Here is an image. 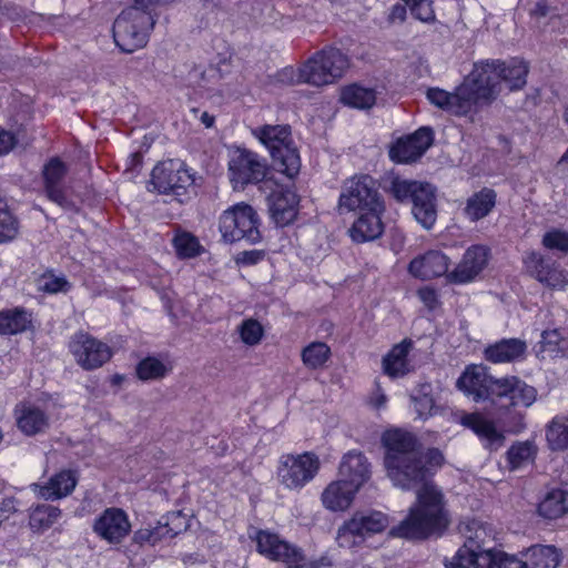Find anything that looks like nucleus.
Masks as SVG:
<instances>
[{
	"label": "nucleus",
	"mask_w": 568,
	"mask_h": 568,
	"mask_svg": "<svg viewBox=\"0 0 568 568\" xmlns=\"http://www.w3.org/2000/svg\"><path fill=\"white\" fill-rule=\"evenodd\" d=\"M382 444L385 448L386 474L394 486L410 490L424 483L416 491V501L409 508L407 518L392 528L390 535L408 539L442 535L450 523L447 500L442 489L426 483V479L442 467L443 454L436 448L422 452L416 436L400 428L386 430Z\"/></svg>",
	"instance_id": "1"
},
{
	"label": "nucleus",
	"mask_w": 568,
	"mask_h": 568,
	"mask_svg": "<svg viewBox=\"0 0 568 568\" xmlns=\"http://www.w3.org/2000/svg\"><path fill=\"white\" fill-rule=\"evenodd\" d=\"M494 399L508 402L501 405L499 410L503 430L480 412L463 413L458 419L459 424L470 429L489 450H497L504 445V433L519 434L526 428V415L521 408H528L536 402L537 390L517 376H504L495 383Z\"/></svg>",
	"instance_id": "2"
},
{
	"label": "nucleus",
	"mask_w": 568,
	"mask_h": 568,
	"mask_svg": "<svg viewBox=\"0 0 568 568\" xmlns=\"http://www.w3.org/2000/svg\"><path fill=\"white\" fill-rule=\"evenodd\" d=\"M529 67L526 61L513 58L507 61L487 60L478 62L471 71V80L477 84V94L484 103L495 100L501 84L509 91L523 89L527 83Z\"/></svg>",
	"instance_id": "3"
},
{
	"label": "nucleus",
	"mask_w": 568,
	"mask_h": 568,
	"mask_svg": "<svg viewBox=\"0 0 568 568\" xmlns=\"http://www.w3.org/2000/svg\"><path fill=\"white\" fill-rule=\"evenodd\" d=\"M458 529L465 541L450 559H445L446 568H479L508 557L503 551L484 549L485 544L493 538V530L481 520L466 518L460 521Z\"/></svg>",
	"instance_id": "4"
},
{
	"label": "nucleus",
	"mask_w": 568,
	"mask_h": 568,
	"mask_svg": "<svg viewBox=\"0 0 568 568\" xmlns=\"http://www.w3.org/2000/svg\"><path fill=\"white\" fill-rule=\"evenodd\" d=\"M252 135L265 146L275 165L287 178H295L301 169V158L287 124H264L251 130Z\"/></svg>",
	"instance_id": "5"
},
{
	"label": "nucleus",
	"mask_w": 568,
	"mask_h": 568,
	"mask_svg": "<svg viewBox=\"0 0 568 568\" xmlns=\"http://www.w3.org/2000/svg\"><path fill=\"white\" fill-rule=\"evenodd\" d=\"M390 194L398 202H412L416 221L430 230L437 220L436 189L424 182L394 178L389 186Z\"/></svg>",
	"instance_id": "6"
},
{
	"label": "nucleus",
	"mask_w": 568,
	"mask_h": 568,
	"mask_svg": "<svg viewBox=\"0 0 568 568\" xmlns=\"http://www.w3.org/2000/svg\"><path fill=\"white\" fill-rule=\"evenodd\" d=\"M260 217L247 203L240 202L224 210L219 217V231L223 242L245 240L251 244L261 241Z\"/></svg>",
	"instance_id": "7"
},
{
	"label": "nucleus",
	"mask_w": 568,
	"mask_h": 568,
	"mask_svg": "<svg viewBox=\"0 0 568 568\" xmlns=\"http://www.w3.org/2000/svg\"><path fill=\"white\" fill-rule=\"evenodd\" d=\"M153 26L154 20L149 12L139 7L128 8L113 23L114 41L123 52L131 53L146 44Z\"/></svg>",
	"instance_id": "8"
},
{
	"label": "nucleus",
	"mask_w": 568,
	"mask_h": 568,
	"mask_svg": "<svg viewBox=\"0 0 568 568\" xmlns=\"http://www.w3.org/2000/svg\"><path fill=\"white\" fill-rule=\"evenodd\" d=\"M321 469L320 457L312 452L285 454L276 467L277 481L290 490H301L310 484Z\"/></svg>",
	"instance_id": "9"
},
{
	"label": "nucleus",
	"mask_w": 568,
	"mask_h": 568,
	"mask_svg": "<svg viewBox=\"0 0 568 568\" xmlns=\"http://www.w3.org/2000/svg\"><path fill=\"white\" fill-rule=\"evenodd\" d=\"M388 525V517L382 511H358L338 528L336 541L343 548L359 547L371 536L383 532Z\"/></svg>",
	"instance_id": "10"
},
{
	"label": "nucleus",
	"mask_w": 568,
	"mask_h": 568,
	"mask_svg": "<svg viewBox=\"0 0 568 568\" xmlns=\"http://www.w3.org/2000/svg\"><path fill=\"white\" fill-rule=\"evenodd\" d=\"M268 165L264 158L254 151L235 148L229 152L227 174L234 190L264 181Z\"/></svg>",
	"instance_id": "11"
},
{
	"label": "nucleus",
	"mask_w": 568,
	"mask_h": 568,
	"mask_svg": "<svg viewBox=\"0 0 568 568\" xmlns=\"http://www.w3.org/2000/svg\"><path fill=\"white\" fill-rule=\"evenodd\" d=\"M384 203L378 193L374 179L367 174L354 175L346 179L338 196L337 211L339 214L376 207Z\"/></svg>",
	"instance_id": "12"
},
{
	"label": "nucleus",
	"mask_w": 568,
	"mask_h": 568,
	"mask_svg": "<svg viewBox=\"0 0 568 568\" xmlns=\"http://www.w3.org/2000/svg\"><path fill=\"white\" fill-rule=\"evenodd\" d=\"M349 67L348 57L334 47L316 52L305 62L307 81L313 85H326L342 78Z\"/></svg>",
	"instance_id": "13"
},
{
	"label": "nucleus",
	"mask_w": 568,
	"mask_h": 568,
	"mask_svg": "<svg viewBox=\"0 0 568 568\" xmlns=\"http://www.w3.org/2000/svg\"><path fill=\"white\" fill-rule=\"evenodd\" d=\"M477 84L471 80V72L464 82L456 88L454 92H448L439 88L427 90V99L435 106L456 114H467L476 104H484L481 98L477 94Z\"/></svg>",
	"instance_id": "14"
},
{
	"label": "nucleus",
	"mask_w": 568,
	"mask_h": 568,
	"mask_svg": "<svg viewBox=\"0 0 568 568\" xmlns=\"http://www.w3.org/2000/svg\"><path fill=\"white\" fill-rule=\"evenodd\" d=\"M193 183V173L181 160L162 161L153 168L151 173V185L163 194L181 195Z\"/></svg>",
	"instance_id": "15"
},
{
	"label": "nucleus",
	"mask_w": 568,
	"mask_h": 568,
	"mask_svg": "<svg viewBox=\"0 0 568 568\" xmlns=\"http://www.w3.org/2000/svg\"><path fill=\"white\" fill-rule=\"evenodd\" d=\"M69 349L78 365L85 371L97 369L112 357V349L106 343L84 332L71 337Z\"/></svg>",
	"instance_id": "16"
},
{
	"label": "nucleus",
	"mask_w": 568,
	"mask_h": 568,
	"mask_svg": "<svg viewBox=\"0 0 568 568\" xmlns=\"http://www.w3.org/2000/svg\"><path fill=\"white\" fill-rule=\"evenodd\" d=\"M93 532L109 545L122 544L131 534L132 525L129 514L120 507H108L95 517Z\"/></svg>",
	"instance_id": "17"
},
{
	"label": "nucleus",
	"mask_w": 568,
	"mask_h": 568,
	"mask_svg": "<svg viewBox=\"0 0 568 568\" xmlns=\"http://www.w3.org/2000/svg\"><path fill=\"white\" fill-rule=\"evenodd\" d=\"M523 263L526 272L531 277L549 288L561 290L568 283V272L557 262L545 257L539 252H527Z\"/></svg>",
	"instance_id": "18"
},
{
	"label": "nucleus",
	"mask_w": 568,
	"mask_h": 568,
	"mask_svg": "<svg viewBox=\"0 0 568 568\" xmlns=\"http://www.w3.org/2000/svg\"><path fill=\"white\" fill-rule=\"evenodd\" d=\"M498 378L489 375L483 365H469L457 379L456 386L476 403L494 399L495 383Z\"/></svg>",
	"instance_id": "19"
},
{
	"label": "nucleus",
	"mask_w": 568,
	"mask_h": 568,
	"mask_svg": "<svg viewBox=\"0 0 568 568\" xmlns=\"http://www.w3.org/2000/svg\"><path fill=\"white\" fill-rule=\"evenodd\" d=\"M433 140V131L429 128H420L412 134L397 139L389 149V158L395 163H413L423 156Z\"/></svg>",
	"instance_id": "20"
},
{
	"label": "nucleus",
	"mask_w": 568,
	"mask_h": 568,
	"mask_svg": "<svg viewBox=\"0 0 568 568\" xmlns=\"http://www.w3.org/2000/svg\"><path fill=\"white\" fill-rule=\"evenodd\" d=\"M251 538L255 541L257 551L271 560L291 564L300 558V550L278 534L260 529Z\"/></svg>",
	"instance_id": "21"
},
{
	"label": "nucleus",
	"mask_w": 568,
	"mask_h": 568,
	"mask_svg": "<svg viewBox=\"0 0 568 568\" xmlns=\"http://www.w3.org/2000/svg\"><path fill=\"white\" fill-rule=\"evenodd\" d=\"M450 258L438 250H429L415 256L408 264V273L418 280L430 281L449 273Z\"/></svg>",
	"instance_id": "22"
},
{
	"label": "nucleus",
	"mask_w": 568,
	"mask_h": 568,
	"mask_svg": "<svg viewBox=\"0 0 568 568\" xmlns=\"http://www.w3.org/2000/svg\"><path fill=\"white\" fill-rule=\"evenodd\" d=\"M385 212V203L375 209L359 211L358 217L349 229V236L354 242L364 243L378 239L384 233L382 216Z\"/></svg>",
	"instance_id": "23"
},
{
	"label": "nucleus",
	"mask_w": 568,
	"mask_h": 568,
	"mask_svg": "<svg viewBox=\"0 0 568 568\" xmlns=\"http://www.w3.org/2000/svg\"><path fill=\"white\" fill-rule=\"evenodd\" d=\"M488 250L483 245H473L464 254L460 263L447 274V282L465 284L471 282L486 266Z\"/></svg>",
	"instance_id": "24"
},
{
	"label": "nucleus",
	"mask_w": 568,
	"mask_h": 568,
	"mask_svg": "<svg viewBox=\"0 0 568 568\" xmlns=\"http://www.w3.org/2000/svg\"><path fill=\"white\" fill-rule=\"evenodd\" d=\"M18 429L27 436L44 433L50 426L48 414L34 403L22 402L14 408Z\"/></svg>",
	"instance_id": "25"
},
{
	"label": "nucleus",
	"mask_w": 568,
	"mask_h": 568,
	"mask_svg": "<svg viewBox=\"0 0 568 568\" xmlns=\"http://www.w3.org/2000/svg\"><path fill=\"white\" fill-rule=\"evenodd\" d=\"M338 474L341 479L359 490L371 477V465L361 452H348L343 456Z\"/></svg>",
	"instance_id": "26"
},
{
	"label": "nucleus",
	"mask_w": 568,
	"mask_h": 568,
	"mask_svg": "<svg viewBox=\"0 0 568 568\" xmlns=\"http://www.w3.org/2000/svg\"><path fill=\"white\" fill-rule=\"evenodd\" d=\"M78 484L77 471L64 469L52 476L45 484H33V491L45 500H57L69 496Z\"/></svg>",
	"instance_id": "27"
},
{
	"label": "nucleus",
	"mask_w": 568,
	"mask_h": 568,
	"mask_svg": "<svg viewBox=\"0 0 568 568\" xmlns=\"http://www.w3.org/2000/svg\"><path fill=\"white\" fill-rule=\"evenodd\" d=\"M268 200L271 215L277 225L285 226L295 220L298 196L293 190L285 189L273 192Z\"/></svg>",
	"instance_id": "28"
},
{
	"label": "nucleus",
	"mask_w": 568,
	"mask_h": 568,
	"mask_svg": "<svg viewBox=\"0 0 568 568\" xmlns=\"http://www.w3.org/2000/svg\"><path fill=\"white\" fill-rule=\"evenodd\" d=\"M357 489L343 479L329 483L321 495L323 506L334 513L347 510L354 501Z\"/></svg>",
	"instance_id": "29"
},
{
	"label": "nucleus",
	"mask_w": 568,
	"mask_h": 568,
	"mask_svg": "<svg viewBox=\"0 0 568 568\" xmlns=\"http://www.w3.org/2000/svg\"><path fill=\"white\" fill-rule=\"evenodd\" d=\"M526 349V343L519 338H503L485 347L484 357L493 364L511 363L523 358Z\"/></svg>",
	"instance_id": "30"
},
{
	"label": "nucleus",
	"mask_w": 568,
	"mask_h": 568,
	"mask_svg": "<svg viewBox=\"0 0 568 568\" xmlns=\"http://www.w3.org/2000/svg\"><path fill=\"white\" fill-rule=\"evenodd\" d=\"M410 341H403L396 344L383 357L382 369L385 375L390 378H398L405 376L409 372V363L407 356L412 348Z\"/></svg>",
	"instance_id": "31"
},
{
	"label": "nucleus",
	"mask_w": 568,
	"mask_h": 568,
	"mask_svg": "<svg viewBox=\"0 0 568 568\" xmlns=\"http://www.w3.org/2000/svg\"><path fill=\"white\" fill-rule=\"evenodd\" d=\"M43 179L48 197L62 204L65 201L61 182L67 173L65 164L58 158L51 159L43 168Z\"/></svg>",
	"instance_id": "32"
},
{
	"label": "nucleus",
	"mask_w": 568,
	"mask_h": 568,
	"mask_svg": "<svg viewBox=\"0 0 568 568\" xmlns=\"http://www.w3.org/2000/svg\"><path fill=\"white\" fill-rule=\"evenodd\" d=\"M33 315L23 307L0 312V335H17L32 327Z\"/></svg>",
	"instance_id": "33"
},
{
	"label": "nucleus",
	"mask_w": 568,
	"mask_h": 568,
	"mask_svg": "<svg viewBox=\"0 0 568 568\" xmlns=\"http://www.w3.org/2000/svg\"><path fill=\"white\" fill-rule=\"evenodd\" d=\"M525 561H520L523 568H557L561 555L554 546L535 545L525 552Z\"/></svg>",
	"instance_id": "34"
},
{
	"label": "nucleus",
	"mask_w": 568,
	"mask_h": 568,
	"mask_svg": "<svg viewBox=\"0 0 568 568\" xmlns=\"http://www.w3.org/2000/svg\"><path fill=\"white\" fill-rule=\"evenodd\" d=\"M538 515L545 519H557L568 513V491L551 489L539 501Z\"/></svg>",
	"instance_id": "35"
},
{
	"label": "nucleus",
	"mask_w": 568,
	"mask_h": 568,
	"mask_svg": "<svg viewBox=\"0 0 568 568\" xmlns=\"http://www.w3.org/2000/svg\"><path fill=\"white\" fill-rule=\"evenodd\" d=\"M496 204V193L490 189H483L473 194L466 203L465 215L473 222L487 216Z\"/></svg>",
	"instance_id": "36"
},
{
	"label": "nucleus",
	"mask_w": 568,
	"mask_h": 568,
	"mask_svg": "<svg viewBox=\"0 0 568 568\" xmlns=\"http://www.w3.org/2000/svg\"><path fill=\"white\" fill-rule=\"evenodd\" d=\"M537 447L531 440L516 442L506 453V462L510 470L526 467L534 462Z\"/></svg>",
	"instance_id": "37"
},
{
	"label": "nucleus",
	"mask_w": 568,
	"mask_h": 568,
	"mask_svg": "<svg viewBox=\"0 0 568 568\" xmlns=\"http://www.w3.org/2000/svg\"><path fill=\"white\" fill-rule=\"evenodd\" d=\"M341 102L356 109H368L376 101L375 91L357 84H351L342 89Z\"/></svg>",
	"instance_id": "38"
},
{
	"label": "nucleus",
	"mask_w": 568,
	"mask_h": 568,
	"mask_svg": "<svg viewBox=\"0 0 568 568\" xmlns=\"http://www.w3.org/2000/svg\"><path fill=\"white\" fill-rule=\"evenodd\" d=\"M136 376L143 382L162 379L172 371V365L155 356H148L136 365Z\"/></svg>",
	"instance_id": "39"
},
{
	"label": "nucleus",
	"mask_w": 568,
	"mask_h": 568,
	"mask_svg": "<svg viewBox=\"0 0 568 568\" xmlns=\"http://www.w3.org/2000/svg\"><path fill=\"white\" fill-rule=\"evenodd\" d=\"M546 439L552 450L568 447V412L555 416L546 428Z\"/></svg>",
	"instance_id": "40"
},
{
	"label": "nucleus",
	"mask_w": 568,
	"mask_h": 568,
	"mask_svg": "<svg viewBox=\"0 0 568 568\" xmlns=\"http://www.w3.org/2000/svg\"><path fill=\"white\" fill-rule=\"evenodd\" d=\"M61 517V509L51 505L37 506L30 514V527L43 531L55 524Z\"/></svg>",
	"instance_id": "41"
},
{
	"label": "nucleus",
	"mask_w": 568,
	"mask_h": 568,
	"mask_svg": "<svg viewBox=\"0 0 568 568\" xmlns=\"http://www.w3.org/2000/svg\"><path fill=\"white\" fill-rule=\"evenodd\" d=\"M329 356L331 348L322 342L311 343L302 352V361L311 369L324 366Z\"/></svg>",
	"instance_id": "42"
},
{
	"label": "nucleus",
	"mask_w": 568,
	"mask_h": 568,
	"mask_svg": "<svg viewBox=\"0 0 568 568\" xmlns=\"http://www.w3.org/2000/svg\"><path fill=\"white\" fill-rule=\"evenodd\" d=\"M236 333L241 342L248 347L258 345L265 334L263 325L255 318L242 321L236 327Z\"/></svg>",
	"instance_id": "43"
},
{
	"label": "nucleus",
	"mask_w": 568,
	"mask_h": 568,
	"mask_svg": "<svg viewBox=\"0 0 568 568\" xmlns=\"http://www.w3.org/2000/svg\"><path fill=\"white\" fill-rule=\"evenodd\" d=\"M173 246L179 257L192 258L201 253L199 240L187 232H180L173 239Z\"/></svg>",
	"instance_id": "44"
},
{
	"label": "nucleus",
	"mask_w": 568,
	"mask_h": 568,
	"mask_svg": "<svg viewBox=\"0 0 568 568\" xmlns=\"http://www.w3.org/2000/svg\"><path fill=\"white\" fill-rule=\"evenodd\" d=\"M542 246L551 252L568 253V232L560 229H551L542 235Z\"/></svg>",
	"instance_id": "45"
},
{
	"label": "nucleus",
	"mask_w": 568,
	"mask_h": 568,
	"mask_svg": "<svg viewBox=\"0 0 568 568\" xmlns=\"http://www.w3.org/2000/svg\"><path fill=\"white\" fill-rule=\"evenodd\" d=\"M18 234V222L8 210L7 202L0 199V242L14 239Z\"/></svg>",
	"instance_id": "46"
},
{
	"label": "nucleus",
	"mask_w": 568,
	"mask_h": 568,
	"mask_svg": "<svg viewBox=\"0 0 568 568\" xmlns=\"http://www.w3.org/2000/svg\"><path fill=\"white\" fill-rule=\"evenodd\" d=\"M430 386L423 385L420 388V395H412V400L414 403V409L418 416V418L425 419L433 414L434 409V399L430 396Z\"/></svg>",
	"instance_id": "47"
},
{
	"label": "nucleus",
	"mask_w": 568,
	"mask_h": 568,
	"mask_svg": "<svg viewBox=\"0 0 568 568\" xmlns=\"http://www.w3.org/2000/svg\"><path fill=\"white\" fill-rule=\"evenodd\" d=\"M277 81L283 84L308 83L307 73L305 72V63L300 68L285 67L276 74Z\"/></svg>",
	"instance_id": "48"
},
{
	"label": "nucleus",
	"mask_w": 568,
	"mask_h": 568,
	"mask_svg": "<svg viewBox=\"0 0 568 568\" xmlns=\"http://www.w3.org/2000/svg\"><path fill=\"white\" fill-rule=\"evenodd\" d=\"M541 352L558 353L564 349L565 339L560 329H547L541 335Z\"/></svg>",
	"instance_id": "49"
},
{
	"label": "nucleus",
	"mask_w": 568,
	"mask_h": 568,
	"mask_svg": "<svg viewBox=\"0 0 568 568\" xmlns=\"http://www.w3.org/2000/svg\"><path fill=\"white\" fill-rule=\"evenodd\" d=\"M409 7L412 14L423 21L432 22L435 20V12L432 7V2L428 0H405Z\"/></svg>",
	"instance_id": "50"
},
{
	"label": "nucleus",
	"mask_w": 568,
	"mask_h": 568,
	"mask_svg": "<svg viewBox=\"0 0 568 568\" xmlns=\"http://www.w3.org/2000/svg\"><path fill=\"white\" fill-rule=\"evenodd\" d=\"M70 283L64 276L55 275L53 273H47L42 276V290L44 292L55 294L60 292H68L70 290Z\"/></svg>",
	"instance_id": "51"
},
{
	"label": "nucleus",
	"mask_w": 568,
	"mask_h": 568,
	"mask_svg": "<svg viewBox=\"0 0 568 568\" xmlns=\"http://www.w3.org/2000/svg\"><path fill=\"white\" fill-rule=\"evenodd\" d=\"M417 296L428 310L433 311L440 305L437 291L432 286H423L417 291Z\"/></svg>",
	"instance_id": "52"
},
{
	"label": "nucleus",
	"mask_w": 568,
	"mask_h": 568,
	"mask_svg": "<svg viewBox=\"0 0 568 568\" xmlns=\"http://www.w3.org/2000/svg\"><path fill=\"white\" fill-rule=\"evenodd\" d=\"M168 526L169 521H166L163 527H159L155 530H140L135 535L136 540L140 542L148 541L151 544H155L158 539L164 535L163 532H161L162 529H166V532H171V536L178 534L176 530L168 528Z\"/></svg>",
	"instance_id": "53"
},
{
	"label": "nucleus",
	"mask_w": 568,
	"mask_h": 568,
	"mask_svg": "<svg viewBox=\"0 0 568 568\" xmlns=\"http://www.w3.org/2000/svg\"><path fill=\"white\" fill-rule=\"evenodd\" d=\"M17 144L16 135L0 128V156L8 154Z\"/></svg>",
	"instance_id": "54"
},
{
	"label": "nucleus",
	"mask_w": 568,
	"mask_h": 568,
	"mask_svg": "<svg viewBox=\"0 0 568 568\" xmlns=\"http://www.w3.org/2000/svg\"><path fill=\"white\" fill-rule=\"evenodd\" d=\"M406 7H407V4H400V3L394 4L389 9V13L387 17L388 22L389 23L404 22L406 19V14H407Z\"/></svg>",
	"instance_id": "55"
},
{
	"label": "nucleus",
	"mask_w": 568,
	"mask_h": 568,
	"mask_svg": "<svg viewBox=\"0 0 568 568\" xmlns=\"http://www.w3.org/2000/svg\"><path fill=\"white\" fill-rule=\"evenodd\" d=\"M264 253L262 251L252 250V251H245L242 252L239 257L237 262L244 265H253L258 263L261 260H263Z\"/></svg>",
	"instance_id": "56"
},
{
	"label": "nucleus",
	"mask_w": 568,
	"mask_h": 568,
	"mask_svg": "<svg viewBox=\"0 0 568 568\" xmlns=\"http://www.w3.org/2000/svg\"><path fill=\"white\" fill-rule=\"evenodd\" d=\"M368 403L372 407L376 409L385 407L387 403V396L385 395L378 383H376V388L369 396Z\"/></svg>",
	"instance_id": "57"
},
{
	"label": "nucleus",
	"mask_w": 568,
	"mask_h": 568,
	"mask_svg": "<svg viewBox=\"0 0 568 568\" xmlns=\"http://www.w3.org/2000/svg\"><path fill=\"white\" fill-rule=\"evenodd\" d=\"M479 568H523V565L515 557H505L495 560L494 565H485Z\"/></svg>",
	"instance_id": "58"
},
{
	"label": "nucleus",
	"mask_w": 568,
	"mask_h": 568,
	"mask_svg": "<svg viewBox=\"0 0 568 568\" xmlns=\"http://www.w3.org/2000/svg\"><path fill=\"white\" fill-rule=\"evenodd\" d=\"M288 565V568H315V566L311 562H305L303 560V556L302 554L300 552V558L296 562H291V564H287Z\"/></svg>",
	"instance_id": "59"
},
{
	"label": "nucleus",
	"mask_w": 568,
	"mask_h": 568,
	"mask_svg": "<svg viewBox=\"0 0 568 568\" xmlns=\"http://www.w3.org/2000/svg\"><path fill=\"white\" fill-rule=\"evenodd\" d=\"M214 116L211 115L210 113L207 112H203L202 115H201V122L206 126V128H211L213 126L214 124Z\"/></svg>",
	"instance_id": "60"
},
{
	"label": "nucleus",
	"mask_w": 568,
	"mask_h": 568,
	"mask_svg": "<svg viewBox=\"0 0 568 568\" xmlns=\"http://www.w3.org/2000/svg\"><path fill=\"white\" fill-rule=\"evenodd\" d=\"M565 162H568V149L566 150V152L562 154V156L560 159V163H565Z\"/></svg>",
	"instance_id": "61"
},
{
	"label": "nucleus",
	"mask_w": 568,
	"mask_h": 568,
	"mask_svg": "<svg viewBox=\"0 0 568 568\" xmlns=\"http://www.w3.org/2000/svg\"><path fill=\"white\" fill-rule=\"evenodd\" d=\"M170 518H171V519H178V518H180V513H173V514H171V515L168 517V519H170Z\"/></svg>",
	"instance_id": "62"
},
{
	"label": "nucleus",
	"mask_w": 568,
	"mask_h": 568,
	"mask_svg": "<svg viewBox=\"0 0 568 568\" xmlns=\"http://www.w3.org/2000/svg\"><path fill=\"white\" fill-rule=\"evenodd\" d=\"M2 438H3V436H2V433L0 432V443L2 442Z\"/></svg>",
	"instance_id": "63"
}]
</instances>
